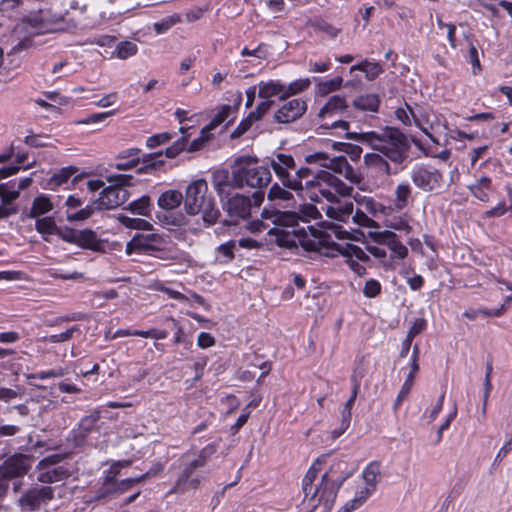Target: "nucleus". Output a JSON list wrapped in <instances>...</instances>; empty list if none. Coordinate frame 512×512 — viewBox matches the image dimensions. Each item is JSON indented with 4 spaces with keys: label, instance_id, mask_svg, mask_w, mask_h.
Returning <instances> with one entry per match:
<instances>
[{
    "label": "nucleus",
    "instance_id": "5701e85b",
    "mask_svg": "<svg viewBox=\"0 0 512 512\" xmlns=\"http://www.w3.org/2000/svg\"><path fill=\"white\" fill-rule=\"evenodd\" d=\"M348 107L346 99L340 95L331 96L326 104L318 112V118L325 121L327 118H331L338 115Z\"/></svg>",
    "mask_w": 512,
    "mask_h": 512
},
{
    "label": "nucleus",
    "instance_id": "774afa93",
    "mask_svg": "<svg viewBox=\"0 0 512 512\" xmlns=\"http://www.w3.org/2000/svg\"><path fill=\"white\" fill-rule=\"evenodd\" d=\"M62 460V457L58 454L49 455L43 458L37 465V469L45 470L50 468L56 464H58Z\"/></svg>",
    "mask_w": 512,
    "mask_h": 512
},
{
    "label": "nucleus",
    "instance_id": "f3484780",
    "mask_svg": "<svg viewBox=\"0 0 512 512\" xmlns=\"http://www.w3.org/2000/svg\"><path fill=\"white\" fill-rule=\"evenodd\" d=\"M307 110L305 100L296 98L284 103L275 113L274 120L277 123L288 124L300 119Z\"/></svg>",
    "mask_w": 512,
    "mask_h": 512
},
{
    "label": "nucleus",
    "instance_id": "473e14b6",
    "mask_svg": "<svg viewBox=\"0 0 512 512\" xmlns=\"http://www.w3.org/2000/svg\"><path fill=\"white\" fill-rule=\"evenodd\" d=\"M412 188L408 183H399L394 191V205L397 209L402 210L409 204Z\"/></svg>",
    "mask_w": 512,
    "mask_h": 512
},
{
    "label": "nucleus",
    "instance_id": "0e129e2a",
    "mask_svg": "<svg viewBox=\"0 0 512 512\" xmlns=\"http://www.w3.org/2000/svg\"><path fill=\"white\" fill-rule=\"evenodd\" d=\"M380 290V283L374 279H370L366 281L363 288V293L366 297L373 298L380 293Z\"/></svg>",
    "mask_w": 512,
    "mask_h": 512
},
{
    "label": "nucleus",
    "instance_id": "f8f14e48",
    "mask_svg": "<svg viewBox=\"0 0 512 512\" xmlns=\"http://www.w3.org/2000/svg\"><path fill=\"white\" fill-rule=\"evenodd\" d=\"M31 467L30 458L23 454H16L7 458L0 465V479L8 482L14 478L23 477Z\"/></svg>",
    "mask_w": 512,
    "mask_h": 512
},
{
    "label": "nucleus",
    "instance_id": "2eb2a0df",
    "mask_svg": "<svg viewBox=\"0 0 512 512\" xmlns=\"http://www.w3.org/2000/svg\"><path fill=\"white\" fill-rule=\"evenodd\" d=\"M410 115L413 117L415 124L428 135L434 143L438 141L431 135L430 130L433 131L435 128L440 126V122L434 114H426L423 118H417L410 107L407 109L399 108L396 111L397 118L406 125L411 124Z\"/></svg>",
    "mask_w": 512,
    "mask_h": 512
},
{
    "label": "nucleus",
    "instance_id": "1a4fd4ad",
    "mask_svg": "<svg viewBox=\"0 0 512 512\" xmlns=\"http://www.w3.org/2000/svg\"><path fill=\"white\" fill-rule=\"evenodd\" d=\"M410 179L417 188L424 192L438 194L445 186L443 174L435 168L424 165L414 167L411 170Z\"/></svg>",
    "mask_w": 512,
    "mask_h": 512
},
{
    "label": "nucleus",
    "instance_id": "37998d69",
    "mask_svg": "<svg viewBox=\"0 0 512 512\" xmlns=\"http://www.w3.org/2000/svg\"><path fill=\"white\" fill-rule=\"evenodd\" d=\"M149 206H150V197L149 196H142L141 198L131 202L126 210H129L130 212L134 214H138L140 216H147L149 212Z\"/></svg>",
    "mask_w": 512,
    "mask_h": 512
},
{
    "label": "nucleus",
    "instance_id": "412c9836",
    "mask_svg": "<svg viewBox=\"0 0 512 512\" xmlns=\"http://www.w3.org/2000/svg\"><path fill=\"white\" fill-rule=\"evenodd\" d=\"M258 96L262 99L278 97L280 100H285V84L276 80L261 81L258 84Z\"/></svg>",
    "mask_w": 512,
    "mask_h": 512
},
{
    "label": "nucleus",
    "instance_id": "4c0bfd02",
    "mask_svg": "<svg viewBox=\"0 0 512 512\" xmlns=\"http://www.w3.org/2000/svg\"><path fill=\"white\" fill-rule=\"evenodd\" d=\"M35 228L38 233L43 236L44 240H47L46 235H53L57 233L58 227L52 217H43L37 219Z\"/></svg>",
    "mask_w": 512,
    "mask_h": 512
},
{
    "label": "nucleus",
    "instance_id": "9d476101",
    "mask_svg": "<svg viewBox=\"0 0 512 512\" xmlns=\"http://www.w3.org/2000/svg\"><path fill=\"white\" fill-rule=\"evenodd\" d=\"M294 180L289 189L300 193H305L313 202H319V188L320 181L318 172L312 171L310 168L302 166L293 172Z\"/></svg>",
    "mask_w": 512,
    "mask_h": 512
},
{
    "label": "nucleus",
    "instance_id": "c9c22d12",
    "mask_svg": "<svg viewBox=\"0 0 512 512\" xmlns=\"http://www.w3.org/2000/svg\"><path fill=\"white\" fill-rule=\"evenodd\" d=\"M355 70L364 72L366 78L370 81L376 79L383 72V69L380 66V64L368 61H362L361 63L351 66L350 72H353Z\"/></svg>",
    "mask_w": 512,
    "mask_h": 512
},
{
    "label": "nucleus",
    "instance_id": "6ab92c4d",
    "mask_svg": "<svg viewBox=\"0 0 512 512\" xmlns=\"http://www.w3.org/2000/svg\"><path fill=\"white\" fill-rule=\"evenodd\" d=\"M100 417V410L95 409L80 420L77 428L72 431V440L76 446H82L85 443L87 436L94 430Z\"/></svg>",
    "mask_w": 512,
    "mask_h": 512
},
{
    "label": "nucleus",
    "instance_id": "603ef678",
    "mask_svg": "<svg viewBox=\"0 0 512 512\" xmlns=\"http://www.w3.org/2000/svg\"><path fill=\"white\" fill-rule=\"evenodd\" d=\"M19 190L10 189L9 183L0 185V198L3 203L11 205V203L19 197Z\"/></svg>",
    "mask_w": 512,
    "mask_h": 512
},
{
    "label": "nucleus",
    "instance_id": "7ed1b4c3",
    "mask_svg": "<svg viewBox=\"0 0 512 512\" xmlns=\"http://www.w3.org/2000/svg\"><path fill=\"white\" fill-rule=\"evenodd\" d=\"M216 452L214 445H208L198 452L188 451L178 460V477L170 493H185L197 490L205 476L199 470L207 464L208 459Z\"/></svg>",
    "mask_w": 512,
    "mask_h": 512
},
{
    "label": "nucleus",
    "instance_id": "8fccbe9b",
    "mask_svg": "<svg viewBox=\"0 0 512 512\" xmlns=\"http://www.w3.org/2000/svg\"><path fill=\"white\" fill-rule=\"evenodd\" d=\"M351 220L353 223H355L359 226L368 227V228L378 227L377 223L373 219L368 217L366 215V213L361 209H357L355 212L353 211Z\"/></svg>",
    "mask_w": 512,
    "mask_h": 512
},
{
    "label": "nucleus",
    "instance_id": "3c124183",
    "mask_svg": "<svg viewBox=\"0 0 512 512\" xmlns=\"http://www.w3.org/2000/svg\"><path fill=\"white\" fill-rule=\"evenodd\" d=\"M212 128H208V125L201 130V134L198 138L194 139L190 144L188 151L194 152L200 150L205 143L210 139V131Z\"/></svg>",
    "mask_w": 512,
    "mask_h": 512
},
{
    "label": "nucleus",
    "instance_id": "4be33fe9",
    "mask_svg": "<svg viewBox=\"0 0 512 512\" xmlns=\"http://www.w3.org/2000/svg\"><path fill=\"white\" fill-rule=\"evenodd\" d=\"M324 209L329 218L347 223L353 214L354 205L351 201L340 203L337 200L333 205H328Z\"/></svg>",
    "mask_w": 512,
    "mask_h": 512
},
{
    "label": "nucleus",
    "instance_id": "a19ab883",
    "mask_svg": "<svg viewBox=\"0 0 512 512\" xmlns=\"http://www.w3.org/2000/svg\"><path fill=\"white\" fill-rule=\"evenodd\" d=\"M310 85L311 81L309 78L297 79L291 82L290 84L285 85L286 99L293 95H297L303 91H306L310 87Z\"/></svg>",
    "mask_w": 512,
    "mask_h": 512
},
{
    "label": "nucleus",
    "instance_id": "e433bc0d",
    "mask_svg": "<svg viewBox=\"0 0 512 512\" xmlns=\"http://www.w3.org/2000/svg\"><path fill=\"white\" fill-rule=\"evenodd\" d=\"M417 372H413V369L410 368V372L409 374L407 375L395 401H394V404H393V408L394 410H397L399 408V406L401 405V403L407 399L412 387H413V384H414V379H415V375H416Z\"/></svg>",
    "mask_w": 512,
    "mask_h": 512
},
{
    "label": "nucleus",
    "instance_id": "39448f33",
    "mask_svg": "<svg viewBox=\"0 0 512 512\" xmlns=\"http://www.w3.org/2000/svg\"><path fill=\"white\" fill-rule=\"evenodd\" d=\"M298 222L299 217L296 212L264 209L261 213V220L250 222L249 229L252 232L267 230L268 234L276 236L278 245L293 246L295 240L286 228H294Z\"/></svg>",
    "mask_w": 512,
    "mask_h": 512
},
{
    "label": "nucleus",
    "instance_id": "bf43d9fd",
    "mask_svg": "<svg viewBox=\"0 0 512 512\" xmlns=\"http://www.w3.org/2000/svg\"><path fill=\"white\" fill-rule=\"evenodd\" d=\"M319 213L315 206L311 204L303 205L298 213L299 221L308 222L310 219H316Z\"/></svg>",
    "mask_w": 512,
    "mask_h": 512
},
{
    "label": "nucleus",
    "instance_id": "2f4dec72",
    "mask_svg": "<svg viewBox=\"0 0 512 512\" xmlns=\"http://www.w3.org/2000/svg\"><path fill=\"white\" fill-rule=\"evenodd\" d=\"M52 209L53 204L51 200L45 195H39L33 200L28 217L37 218L50 212Z\"/></svg>",
    "mask_w": 512,
    "mask_h": 512
},
{
    "label": "nucleus",
    "instance_id": "de8ad7c7",
    "mask_svg": "<svg viewBox=\"0 0 512 512\" xmlns=\"http://www.w3.org/2000/svg\"><path fill=\"white\" fill-rule=\"evenodd\" d=\"M75 333H80L78 326H73L62 333L45 337L44 340L50 343H63L69 341Z\"/></svg>",
    "mask_w": 512,
    "mask_h": 512
},
{
    "label": "nucleus",
    "instance_id": "7c9ffc66",
    "mask_svg": "<svg viewBox=\"0 0 512 512\" xmlns=\"http://www.w3.org/2000/svg\"><path fill=\"white\" fill-rule=\"evenodd\" d=\"M69 472L63 467L47 468L41 470L37 476V480L41 483H53L66 479Z\"/></svg>",
    "mask_w": 512,
    "mask_h": 512
},
{
    "label": "nucleus",
    "instance_id": "58836bf2",
    "mask_svg": "<svg viewBox=\"0 0 512 512\" xmlns=\"http://www.w3.org/2000/svg\"><path fill=\"white\" fill-rule=\"evenodd\" d=\"M156 257L162 260L181 261L185 259V253L174 247L159 248L157 245Z\"/></svg>",
    "mask_w": 512,
    "mask_h": 512
},
{
    "label": "nucleus",
    "instance_id": "72a5a7b5",
    "mask_svg": "<svg viewBox=\"0 0 512 512\" xmlns=\"http://www.w3.org/2000/svg\"><path fill=\"white\" fill-rule=\"evenodd\" d=\"M359 388H360V384L357 380L354 381V385H353V389H352V394L350 396V398L346 401V403L344 404V407L342 409V412H341V416H342V421H341V428H343V430H346L349 425H350V422H351V416H352V407L354 405V402L357 398V394H358V391H359Z\"/></svg>",
    "mask_w": 512,
    "mask_h": 512
},
{
    "label": "nucleus",
    "instance_id": "338daca9",
    "mask_svg": "<svg viewBox=\"0 0 512 512\" xmlns=\"http://www.w3.org/2000/svg\"><path fill=\"white\" fill-rule=\"evenodd\" d=\"M386 226L395 230L405 231L406 233H409L411 230L408 222L402 217L393 220H387Z\"/></svg>",
    "mask_w": 512,
    "mask_h": 512
},
{
    "label": "nucleus",
    "instance_id": "0eeeda50",
    "mask_svg": "<svg viewBox=\"0 0 512 512\" xmlns=\"http://www.w3.org/2000/svg\"><path fill=\"white\" fill-rule=\"evenodd\" d=\"M132 175L129 174H113L107 177L109 186L102 189L99 197L93 201L97 210H111L124 204L129 193L127 186L131 185Z\"/></svg>",
    "mask_w": 512,
    "mask_h": 512
},
{
    "label": "nucleus",
    "instance_id": "680f3d73",
    "mask_svg": "<svg viewBox=\"0 0 512 512\" xmlns=\"http://www.w3.org/2000/svg\"><path fill=\"white\" fill-rule=\"evenodd\" d=\"M230 110L231 107L229 105H223L221 109L218 111V113L215 115V117L208 124V128L215 129L222 122H224L229 116Z\"/></svg>",
    "mask_w": 512,
    "mask_h": 512
},
{
    "label": "nucleus",
    "instance_id": "f257e3e1",
    "mask_svg": "<svg viewBox=\"0 0 512 512\" xmlns=\"http://www.w3.org/2000/svg\"><path fill=\"white\" fill-rule=\"evenodd\" d=\"M326 127L329 125L326 123ZM330 128H340L345 131V138L367 144L371 149L379 153H367L364 155V164L368 169L377 173L390 176L397 173L390 163L395 166L402 165L407 159L409 142L407 137L398 129L386 127L380 131L349 132V122L337 120L331 123Z\"/></svg>",
    "mask_w": 512,
    "mask_h": 512
},
{
    "label": "nucleus",
    "instance_id": "f704fd0d",
    "mask_svg": "<svg viewBox=\"0 0 512 512\" xmlns=\"http://www.w3.org/2000/svg\"><path fill=\"white\" fill-rule=\"evenodd\" d=\"M77 168L73 166L64 167L55 173L47 182V188L54 190L66 183L68 179L77 172Z\"/></svg>",
    "mask_w": 512,
    "mask_h": 512
},
{
    "label": "nucleus",
    "instance_id": "c756f323",
    "mask_svg": "<svg viewBox=\"0 0 512 512\" xmlns=\"http://www.w3.org/2000/svg\"><path fill=\"white\" fill-rule=\"evenodd\" d=\"M379 104L380 100L376 94L361 95L352 102L355 109L363 112H377Z\"/></svg>",
    "mask_w": 512,
    "mask_h": 512
},
{
    "label": "nucleus",
    "instance_id": "09e8293b",
    "mask_svg": "<svg viewBox=\"0 0 512 512\" xmlns=\"http://www.w3.org/2000/svg\"><path fill=\"white\" fill-rule=\"evenodd\" d=\"M181 18L179 15H171L163 20L153 24L154 30L157 34H162L168 31L172 26L180 22Z\"/></svg>",
    "mask_w": 512,
    "mask_h": 512
},
{
    "label": "nucleus",
    "instance_id": "49530a36",
    "mask_svg": "<svg viewBox=\"0 0 512 512\" xmlns=\"http://www.w3.org/2000/svg\"><path fill=\"white\" fill-rule=\"evenodd\" d=\"M213 185L220 197L228 194L227 188L230 186L228 174L226 172L215 173L213 175Z\"/></svg>",
    "mask_w": 512,
    "mask_h": 512
},
{
    "label": "nucleus",
    "instance_id": "4d7b16f0",
    "mask_svg": "<svg viewBox=\"0 0 512 512\" xmlns=\"http://www.w3.org/2000/svg\"><path fill=\"white\" fill-rule=\"evenodd\" d=\"M273 104H274L273 100L263 99V101H261L257 105L256 109L251 111L250 114L256 121H258L271 109Z\"/></svg>",
    "mask_w": 512,
    "mask_h": 512
},
{
    "label": "nucleus",
    "instance_id": "cd10ccee",
    "mask_svg": "<svg viewBox=\"0 0 512 512\" xmlns=\"http://www.w3.org/2000/svg\"><path fill=\"white\" fill-rule=\"evenodd\" d=\"M379 479L380 464L376 461H373L368 464V466L363 470L361 477H359L356 481L374 492L377 488Z\"/></svg>",
    "mask_w": 512,
    "mask_h": 512
},
{
    "label": "nucleus",
    "instance_id": "13d9d810",
    "mask_svg": "<svg viewBox=\"0 0 512 512\" xmlns=\"http://www.w3.org/2000/svg\"><path fill=\"white\" fill-rule=\"evenodd\" d=\"M172 138H173V134L172 133L163 132V133H160V134H155L153 136H150L147 139L146 144H147L148 148H155V147H157V146H159L161 144L167 143Z\"/></svg>",
    "mask_w": 512,
    "mask_h": 512
},
{
    "label": "nucleus",
    "instance_id": "c03bdc74",
    "mask_svg": "<svg viewBox=\"0 0 512 512\" xmlns=\"http://www.w3.org/2000/svg\"><path fill=\"white\" fill-rule=\"evenodd\" d=\"M343 84V79L341 77H336L334 79L321 81L318 83V93L321 96H326L329 93L337 91L341 88Z\"/></svg>",
    "mask_w": 512,
    "mask_h": 512
},
{
    "label": "nucleus",
    "instance_id": "a878e982",
    "mask_svg": "<svg viewBox=\"0 0 512 512\" xmlns=\"http://www.w3.org/2000/svg\"><path fill=\"white\" fill-rule=\"evenodd\" d=\"M320 185H327L328 187L334 188L335 192L341 196H348L352 192V187L343 183L339 178L334 176L328 171H318Z\"/></svg>",
    "mask_w": 512,
    "mask_h": 512
},
{
    "label": "nucleus",
    "instance_id": "20e7f679",
    "mask_svg": "<svg viewBox=\"0 0 512 512\" xmlns=\"http://www.w3.org/2000/svg\"><path fill=\"white\" fill-rule=\"evenodd\" d=\"M184 209L191 216L200 214L204 224L208 227L214 225L221 215L204 179L195 180L187 186Z\"/></svg>",
    "mask_w": 512,
    "mask_h": 512
},
{
    "label": "nucleus",
    "instance_id": "f03ea898",
    "mask_svg": "<svg viewBox=\"0 0 512 512\" xmlns=\"http://www.w3.org/2000/svg\"><path fill=\"white\" fill-rule=\"evenodd\" d=\"M344 465L343 462L333 465L317 484H314V481L318 475V469L315 465L309 468L303 478L302 487L304 502L310 509L323 506L324 511L327 512L332 508L339 486L348 477V473L342 469Z\"/></svg>",
    "mask_w": 512,
    "mask_h": 512
},
{
    "label": "nucleus",
    "instance_id": "a211bd4d",
    "mask_svg": "<svg viewBox=\"0 0 512 512\" xmlns=\"http://www.w3.org/2000/svg\"><path fill=\"white\" fill-rule=\"evenodd\" d=\"M162 238L157 234H136L126 245L127 255L135 252L151 253L157 250V245L161 243Z\"/></svg>",
    "mask_w": 512,
    "mask_h": 512
},
{
    "label": "nucleus",
    "instance_id": "ea45409f",
    "mask_svg": "<svg viewBox=\"0 0 512 512\" xmlns=\"http://www.w3.org/2000/svg\"><path fill=\"white\" fill-rule=\"evenodd\" d=\"M118 221L123 226L130 229L149 230L151 228L150 222L141 218H131L126 215H119Z\"/></svg>",
    "mask_w": 512,
    "mask_h": 512
},
{
    "label": "nucleus",
    "instance_id": "c85d7f7f",
    "mask_svg": "<svg viewBox=\"0 0 512 512\" xmlns=\"http://www.w3.org/2000/svg\"><path fill=\"white\" fill-rule=\"evenodd\" d=\"M184 202L182 193L178 190H167L158 198V206L164 210H173L178 208Z\"/></svg>",
    "mask_w": 512,
    "mask_h": 512
},
{
    "label": "nucleus",
    "instance_id": "393cba45",
    "mask_svg": "<svg viewBox=\"0 0 512 512\" xmlns=\"http://www.w3.org/2000/svg\"><path fill=\"white\" fill-rule=\"evenodd\" d=\"M77 235H78L77 243H76L77 246L84 248V249L96 251V252L104 250L103 241L97 237L96 233L93 230H91V229L79 230Z\"/></svg>",
    "mask_w": 512,
    "mask_h": 512
},
{
    "label": "nucleus",
    "instance_id": "864d4df0",
    "mask_svg": "<svg viewBox=\"0 0 512 512\" xmlns=\"http://www.w3.org/2000/svg\"><path fill=\"white\" fill-rule=\"evenodd\" d=\"M95 211H98L96 207H94L93 202L90 205H87L85 208L73 213L67 214V220L72 221H83L88 219Z\"/></svg>",
    "mask_w": 512,
    "mask_h": 512
},
{
    "label": "nucleus",
    "instance_id": "a18cd8bd",
    "mask_svg": "<svg viewBox=\"0 0 512 512\" xmlns=\"http://www.w3.org/2000/svg\"><path fill=\"white\" fill-rule=\"evenodd\" d=\"M289 190H290L289 188H286L283 185L280 186L279 184L275 183L269 189L268 199L269 200L279 199V200L289 201L293 198V195Z\"/></svg>",
    "mask_w": 512,
    "mask_h": 512
},
{
    "label": "nucleus",
    "instance_id": "4468645a",
    "mask_svg": "<svg viewBox=\"0 0 512 512\" xmlns=\"http://www.w3.org/2000/svg\"><path fill=\"white\" fill-rule=\"evenodd\" d=\"M347 494V501L337 512H352L359 509L373 494V492L359 483L354 481L344 491Z\"/></svg>",
    "mask_w": 512,
    "mask_h": 512
},
{
    "label": "nucleus",
    "instance_id": "dca6fc26",
    "mask_svg": "<svg viewBox=\"0 0 512 512\" xmlns=\"http://www.w3.org/2000/svg\"><path fill=\"white\" fill-rule=\"evenodd\" d=\"M335 250L346 257L347 265L359 276L366 272L363 265L359 264L356 260L367 262L369 256L358 246L351 243L336 244Z\"/></svg>",
    "mask_w": 512,
    "mask_h": 512
},
{
    "label": "nucleus",
    "instance_id": "423d86ee",
    "mask_svg": "<svg viewBox=\"0 0 512 512\" xmlns=\"http://www.w3.org/2000/svg\"><path fill=\"white\" fill-rule=\"evenodd\" d=\"M258 159L252 156H241L235 159L232 166L231 186L243 188L266 187L272 179L269 167L258 166Z\"/></svg>",
    "mask_w": 512,
    "mask_h": 512
},
{
    "label": "nucleus",
    "instance_id": "aec40b11",
    "mask_svg": "<svg viewBox=\"0 0 512 512\" xmlns=\"http://www.w3.org/2000/svg\"><path fill=\"white\" fill-rule=\"evenodd\" d=\"M371 235L376 243L387 246L399 259L407 257L408 249L398 240L395 233L385 230L381 232H374Z\"/></svg>",
    "mask_w": 512,
    "mask_h": 512
},
{
    "label": "nucleus",
    "instance_id": "5fc2aeb1",
    "mask_svg": "<svg viewBox=\"0 0 512 512\" xmlns=\"http://www.w3.org/2000/svg\"><path fill=\"white\" fill-rule=\"evenodd\" d=\"M256 120L252 117V115L249 113L248 116L243 119L238 126L231 132V138L236 139L241 137L245 132H247L252 124Z\"/></svg>",
    "mask_w": 512,
    "mask_h": 512
},
{
    "label": "nucleus",
    "instance_id": "79ce46f5",
    "mask_svg": "<svg viewBox=\"0 0 512 512\" xmlns=\"http://www.w3.org/2000/svg\"><path fill=\"white\" fill-rule=\"evenodd\" d=\"M138 51V47L131 41H122L116 45L115 54L119 59L125 60L134 56Z\"/></svg>",
    "mask_w": 512,
    "mask_h": 512
},
{
    "label": "nucleus",
    "instance_id": "ddd939ff",
    "mask_svg": "<svg viewBox=\"0 0 512 512\" xmlns=\"http://www.w3.org/2000/svg\"><path fill=\"white\" fill-rule=\"evenodd\" d=\"M269 164L281 184L289 188L294 180L291 171L297 170L294 158L291 155L277 153L270 158Z\"/></svg>",
    "mask_w": 512,
    "mask_h": 512
},
{
    "label": "nucleus",
    "instance_id": "6e6d98bb",
    "mask_svg": "<svg viewBox=\"0 0 512 512\" xmlns=\"http://www.w3.org/2000/svg\"><path fill=\"white\" fill-rule=\"evenodd\" d=\"M341 145V148H339V151H342L346 153L350 159L354 162H357L360 160L362 155V148L358 145L349 144V143H339Z\"/></svg>",
    "mask_w": 512,
    "mask_h": 512
},
{
    "label": "nucleus",
    "instance_id": "69168bd1",
    "mask_svg": "<svg viewBox=\"0 0 512 512\" xmlns=\"http://www.w3.org/2000/svg\"><path fill=\"white\" fill-rule=\"evenodd\" d=\"M115 114V111H108L102 113H95L90 115L89 117L78 121L79 124H95L106 120L108 117Z\"/></svg>",
    "mask_w": 512,
    "mask_h": 512
},
{
    "label": "nucleus",
    "instance_id": "9b49d317",
    "mask_svg": "<svg viewBox=\"0 0 512 512\" xmlns=\"http://www.w3.org/2000/svg\"><path fill=\"white\" fill-rule=\"evenodd\" d=\"M54 498V490L50 486H34L22 493L17 500L21 512H35L43 504H47Z\"/></svg>",
    "mask_w": 512,
    "mask_h": 512
},
{
    "label": "nucleus",
    "instance_id": "e2e57ef3",
    "mask_svg": "<svg viewBox=\"0 0 512 512\" xmlns=\"http://www.w3.org/2000/svg\"><path fill=\"white\" fill-rule=\"evenodd\" d=\"M360 206L367 212L371 213L372 215H376L378 212H381L383 210V207L381 204L374 201L372 198H366L364 197L360 202Z\"/></svg>",
    "mask_w": 512,
    "mask_h": 512
},
{
    "label": "nucleus",
    "instance_id": "b1692460",
    "mask_svg": "<svg viewBox=\"0 0 512 512\" xmlns=\"http://www.w3.org/2000/svg\"><path fill=\"white\" fill-rule=\"evenodd\" d=\"M250 208V199L240 194L234 195L227 203V212L230 216L246 218L250 214Z\"/></svg>",
    "mask_w": 512,
    "mask_h": 512
},
{
    "label": "nucleus",
    "instance_id": "6e6552de",
    "mask_svg": "<svg viewBox=\"0 0 512 512\" xmlns=\"http://www.w3.org/2000/svg\"><path fill=\"white\" fill-rule=\"evenodd\" d=\"M308 164H318L334 173L344 176L351 183H359L360 177L355 173L353 167L344 156L330 157L325 152H315L305 156Z\"/></svg>",
    "mask_w": 512,
    "mask_h": 512
},
{
    "label": "nucleus",
    "instance_id": "bb28decb",
    "mask_svg": "<svg viewBox=\"0 0 512 512\" xmlns=\"http://www.w3.org/2000/svg\"><path fill=\"white\" fill-rule=\"evenodd\" d=\"M320 185H327L328 187L334 188L335 192L341 196H348L352 192V187L343 183L339 178L334 176L328 171H318Z\"/></svg>",
    "mask_w": 512,
    "mask_h": 512
},
{
    "label": "nucleus",
    "instance_id": "052dcab7",
    "mask_svg": "<svg viewBox=\"0 0 512 512\" xmlns=\"http://www.w3.org/2000/svg\"><path fill=\"white\" fill-rule=\"evenodd\" d=\"M77 233V230L68 227H58L56 235H58L63 241L76 245L78 237Z\"/></svg>",
    "mask_w": 512,
    "mask_h": 512
}]
</instances>
